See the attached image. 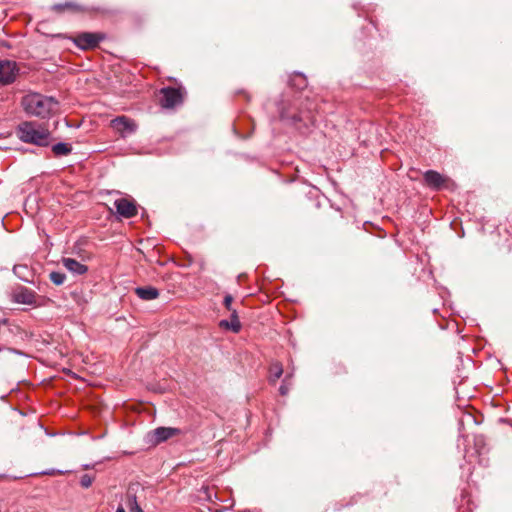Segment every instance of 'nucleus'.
Returning <instances> with one entry per match:
<instances>
[{
	"label": "nucleus",
	"instance_id": "15",
	"mask_svg": "<svg viewBox=\"0 0 512 512\" xmlns=\"http://www.w3.org/2000/svg\"><path fill=\"white\" fill-rule=\"evenodd\" d=\"M135 294L142 300L150 301L159 296V290L152 286L137 287Z\"/></svg>",
	"mask_w": 512,
	"mask_h": 512
},
{
	"label": "nucleus",
	"instance_id": "4",
	"mask_svg": "<svg viewBox=\"0 0 512 512\" xmlns=\"http://www.w3.org/2000/svg\"><path fill=\"white\" fill-rule=\"evenodd\" d=\"M160 104L163 108H174L183 102V94L180 89L166 87L160 90Z\"/></svg>",
	"mask_w": 512,
	"mask_h": 512
},
{
	"label": "nucleus",
	"instance_id": "21",
	"mask_svg": "<svg viewBox=\"0 0 512 512\" xmlns=\"http://www.w3.org/2000/svg\"><path fill=\"white\" fill-rule=\"evenodd\" d=\"M49 278L53 284L59 286L65 282L66 275L62 272L53 271L50 273Z\"/></svg>",
	"mask_w": 512,
	"mask_h": 512
},
{
	"label": "nucleus",
	"instance_id": "25",
	"mask_svg": "<svg viewBox=\"0 0 512 512\" xmlns=\"http://www.w3.org/2000/svg\"><path fill=\"white\" fill-rule=\"evenodd\" d=\"M219 326H220V327H224V320H220V321H219Z\"/></svg>",
	"mask_w": 512,
	"mask_h": 512
},
{
	"label": "nucleus",
	"instance_id": "19",
	"mask_svg": "<svg viewBox=\"0 0 512 512\" xmlns=\"http://www.w3.org/2000/svg\"><path fill=\"white\" fill-rule=\"evenodd\" d=\"M283 373V368H282V365L280 363H274L271 365L270 367V381L272 383H275L282 375Z\"/></svg>",
	"mask_w": 512,
	"mask_h": 512
},
{
	"label": "nucleus",
	"instance_id": "9",
	"mask_svg": "<svg viewBox=\"0 0 512 512\" xmlns=\"http://www.w3.org/2000/svg\"><path fill=\"white\" fill-rule=\"evenodd\" d=\"M313 109L314 108H312V103H309V107H307L305 110H300L298 114L289 116L288 114L282 112L281 117L283 119H291L294 123L302 122L305 126H308L309 124H315L317 121Z\"/></svg>",
	"mask_w": 512,
	"mask_h": 512
},
{
	"label": "nucleus",
	"instance_id": "18",
	"mask_svg": "<svg viewBox=\"0 0 512 512\" xmlns=\"http://www.w3.org/2000/svg\"><path fill=\"white\" fill-rule=\"evenodd\" d=\"M290 85L301 90L307 86L306 77L303 74L297 73L290 79Z\"/></svg>",
	"mask_w": 512,
	"mask_h": 512
},
{
	"label": "nucleus",
	"instance_id": "10",
	"mask_svg": "<svg viewBox=\"0 0 512 512\" xmlns=\"http://www.w3.org/2000/svg\"><path fill=\"white\" fill-rule=\"evenodd\" d=\"M117 213L124 218H131L137 214V207L133 200L119 198L114 201Z\"/></svg>",
	"mask_w": 512,
	"mask_h": 512
},
{
	"label": "nucleus",
	"instance_id": "16",
	"mask_svg": "<svg viewBox=\"0 0 512 512\" xmlns=\"http://www.w3.org/2000/svg\"><path fill=\"white\" fill-rule=\"evenodd\" d=\"M72 151V146L68 143H57L52 146V152L55 156H66Z\"/></svg>",
	"mask_w": 512,
	"mask_h": 512
},
{
	"label": "nucleus",
	"instance_id": "7",
	"mask_svg": "<svg viewBox=\"0 0 512 512\" xmlns=\"http://www.w3.org/2000/svg\"><path fill=\"white\" fill-rule=\"evenodd\" d=\"M36 299L37 294L25 286H19L12 292V300L19 304L35 305Z\"/></svg>",
	"mask_w": 512,
	"mask_h": 512
},
{
	"label": "nucleus",
	"instance_id": "22",
	"mask_svg": "<svg viewBox=\"0 0 512 512\" xmlns=\"http://www.w3.org/2000/svg\"><path fill=\"white\" fill-rule=\"evenodd\" d=\"M93 483V477L89 474L82 475L80 479V484L83 488H89Z\"/></svg>",
	"mask_w": 512,
	"mask_h": 512
},
{
	"label": "nucleus",
	"instance_id": "23",
	"mask_svg": "<svg viewBox=\"0 0 512 512\" xmlns=\"http://www.w3.org/2000/svg\"><path fill=\"white\" fill-rule=\"evenodd\" d=\"M281 395H286L288 393V387L285 384H282L279 388Z\"/></svg>",
	"mask_w": 512,
	"mask_h": 512
},
{
	"label": "nucleus",
	"instance_id": "3",
	"mask_svg": "<svg viewBox=\"0 0 512 512\" xmlns=\"http://www.w3.org/2000/svg\"><path fill=\"white\" fill-rule=\"evenodd\" d=\"M425 184L432 190H441L450 188L454 183L448 178L435 170H427L424 175Z\"/></svg>",
	"mask_w": 512,
	"mask_h": 512
},
{
	"label": "nucleus",
	"instance_id": "28",
	"mask_svg": "<svg viewBox=\"0 0 512 512\" xmlns=\"http://www.w3.org/2000/svg\"><path fill=\"white\" fill-rule=\"evenodd\" d=\"M141 512H144L143 510Z\"/></svg>",
	"mask_w": 512,
	"mask_h": 512
},
{
	"label": "nucleus",
	"instance_id": "6",
	"mask_svg": "<svg viewBox=\"0 0 512 512\" xmlns=\"http://www.w3.org/2000/svg\"><path fill=\"white\" fill-rule=\"evenodd\" d=\"M18 74V68L13 61H0V83L8 85L15 81Z\"/></svg>",
	"mask_w": 512,
	"mask_h": 512
},
{
	"label": "nucleus",
	"instance_id": "13",
	"mask_svg": "<svg viewBox=\"0 0 512 512\" xmlns=\"http://www.w3.org/2000/svg\"><path fill=\"white\" fill-rule=\"evenodd\" d=\"M179 432L180 431L177 428L158 427L153 430L152 434L154 437V442L158 444L170 439L171 437L177 435Z\"/></svg>",
	"mask_w": 512,
	"mask_h": 512
},
{
	"label": "nucleus",
	"instance_id": "14",
	"mask_svg": "<svg viewBox=\"0 0 512 512\" xmlns=\"http://www.w3.org/2000/svg\"><path fill=\"white\" fill-rule=\"evenodd\" d=\"M62 263L73 274L82 275L87 272V266L73 258H63Z\"/></svg>",
	"mask_w": 512,
	"mask_h": 512
},
{
	"label": "nucleus",
	"instance_id": "5",
	"mask_svg": "<svg viewBox=\"0 0 512 512\" xmlns=\"http://www.w3.org/2000/svg\"><path fill=\"white\" fill-rule=\"evenodd\" d=\"M100 33L83 32L74 38V43L83 50L93 49L103 40Z\"/></svg>",
	"mask_w": 512,
	"mask_h": 512
},
{
	"label": "nucleus",
	"instance_id": "24",
	"mask_svg": "<svg viewBox=\"0 0 512 512\" xmlns=\"http://www.w3.org/2000/svg\"><path fill=\"white\" fill-rule=\"evenodd\" d=\"M116 512H126L125 509L122 507V506H119L117 509H116Z\"/></svg>",
	"mask_w": 512,
	"mask_h": 512
},
{
	"label": "nucleus",
	"instance_id": "26",
	"mask_svg": "<svg viewBox=\"0 0 512 512\" xmlns=\"http://www.w3.org/2000/svg\"><path fill=\"white\" fill-rule=\"evenodd\" d=\"M233 504H231L229 507L226 505L225 510L227 511L230 507H232Z\"/></svg>",
	"mask_w": 512,
	"mask_h": 512
},
{
	"label": "nucleus",
	"instance_id": "12",
	"mask_svg": "<svg viewBox=\"0 0 512 512\" xmlns=\"http://www.w3.org/2000/svg\"><path fill=\"white\" fill-rule=\"evenodd\" d=\"M231 302L232 297L230 295H226V311H231L229 319L226 320V330L238 333L242 328V324L237 311L231 309Z\"/></svg>",
	"mask_w": 512,
	"mask_h": 512
},
{
	"label": "nucleus",
	"instance_id": "27",
	"mask_svg": "<svg viewBox=\"0 0 512 512\" xmlns=\"http://www.w3.org/2000/svg\"><path fill=\"white\" fill-rule=\"evenodd\" d=\"M45 474H47V475H52V474H53V472H45Z\"/></svg>",
	"mask_w": 512,
	"mask_h": 512
},
{
	"label": "nucleus",
	"instance_id": "2",
	"mask_svg": "<svg viewBox=\"0 0 512 512\" xmlns=\"http://www.w3.org/2000/svg\"><path fill=\"white\" fill-rule=\"evenodd\" d=\"M16 133L22 142L36 146H47L49 144L50 132L37 122L26 121L21 123Z\"/></svg>",
	"mask_w": 512,
	"mask_h": 512
},
{
	"label": "nucleus",
	"instance_id": "20",
	"mask_svg": "<svg viewBox=\"0 0 512 512\" xmlns=\"http://www.w3.org/2000/svg\"><path fill=\"white\" fill-rule=\"evenodd\" d=\"M127 507L130 512H141L142 508L137 502L136 495L128 494L127 496Z\"/></svg>",
	"mask_w": 512,
	"mask_h": 512
},
{
	"label": "nucleus",
	"instance_id": "11",
	"mask_svg": "<svg viewBox=\"0 0 512 512\" xmlns=\"http://www.w3.org/2000/svg\"><path fill=\"white\" fill-rule=\"evenodd\" d=\"M52 10L56 13L68 12L71 14L90 13L92 11L90 8L74 1L55 4L52 6Z\"/></svg>",
	"mask_w": 512,
	"mask_h": 512
},
{
	"label": "nucleus",
	"instance_id": "17",
	"mask_svg": "<svg viewBox=\"0 0 512 512\" xmlns=\"http://www.w3.org/2000/svg\"><path fill=\"white\" fill-rule=\"evenodd\" d=\"M14 274L21 280L25 282H29V276L31 275V271L28 269L26 265H15L13 267Z\"/></svg>",
	"mask_w": 512,
	"mask_h": 512
},
{
	"label": "nucleus",
	"instance_id": "1",
	"mask_svg": "<svg viewBox=\"0 0 512 512\" xmlns=\"http://www.w3.org/2000/svg\"><path fill=\"white\" fill-rule=\"evenodd\" d=\"M22 106L29 115L48 118L59 111V102L51 96L29 93L22 99Z\"/></svg>",
	"mask_w": 512,
	"mask_h": 512
},
{
	"label": "nucleus",
	"instance_id": "8",
	"mask_svg": "<svg viewBox=\"0 0 512 512\" xmlns=\"http://www.w3.org/2000/svg\"><path fill=\"white\" fill-rule=\"evenodd\" d=\"M111 127L122 137L132 134L136 130V124L126 116H119L111 120Z\"/></svg>",
	"mask_w": 512,
	"mask_h": 512
}]
</instances>
